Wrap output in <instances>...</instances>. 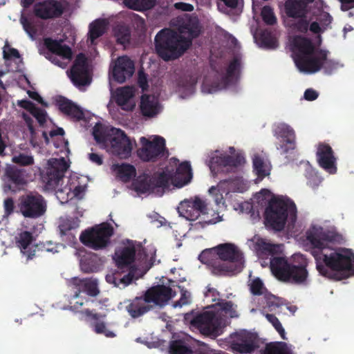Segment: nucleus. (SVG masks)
Returning <instances> with one entry per match:
<instances>
[{
	"label": "nucleus",
	"mask_w": 354,
	"mask_h": 354,
	"mask_svg": "<svg viewBox=\"0 0 354 354\" xmlns=\"http://www.w3.org/2000/svg\"><path fill=\"white\" fill-rule=\"evenodd\" d=\"M311 245V254L316 261L319 274L329 279H341L335 272L348 271L354 273V254L346 248L335 249L334 244L344 242L342 234L323 228L313 227L306 233Z\"/></svg>",
	"instance_id": "1"
},
{
	"label": "nucleus",
	"mask_w": 354,
	"mask_h": 354,
	"mask_svg": "<svg viewBox=\"0 0 354 354\" xmlns=\"http://www.w3.org/2000/svg\"><path fill=\"white\" fill-rule=\"evenodd\" d=\"M136 259L147 270L150 269L156 261V250H147L140 245L136 246L133 241H128L127 245H121L115 250L113 259L119 270L111 274L106 276L109 283L115 287L122 285L123 288L129 286L135 277L137 270L134 265Z\"/></svg>",
	"instance_id": "2"
},
{
	"label": "nucleus",
	"mask_w": 354,
	"mask_h": 354,
	"mask_svg": "<svg viewBox=\"0 0 354 354\" xmlns=\"http://www.w3.org/2000/svg\"><path fill=\"white\" fill-rule=\"evenodd\" d=\"M211 272L217 276L232 275L240 272L243 267V255L232 243H223L203 250L198 257Z\"/></svg>",
	"instance_id": "3"
},
{
	"label": "nucleus",
	"mask_w": 354,
	"mask_h": 354,
	"mask_svg": "<svg viewBox=\"0 0 354 354\" xmlns=\"http://www.w3.org/2000/svg\"><path fill=\"white\" fill-rule=\"evenodd\" d=\"M307 259L301 254H294L290 261L281 257H275L270 260L271 271L279 280L296 285L307 284Z\"/></svg>",
	"instance_id": "4"
},
{
	"label": "nucleus",
	"mask_w": 354,
	"mask_h": 354,
	"mask_svg": "<svg viewBox=\"0 0 354 354\" xmlns=\"http://www.w3.org/2000/svg\"><path fill=\"white\" fill-rule=\"evenodd\" d=\"M191 40L171 29H162L155 37L157 54L165 61L180 57L190 46Z\"/></svg>",
	"instance_id": "5"
},
{
	"label": "nucleus",
	"mask_w": 354,
	"mask_h": 354,
	"mask_svg": "<svg viewBox=\"0 0 354 354\" xmlns=\"http://www.w3.org/2000/svg\"><path fill=\"white\" fill-rule=\"evenodd\" d=\"M297 207L290 199L272 198L265 210L266 225L275 231L283 230L288 217L292 223L297 220Z\"/></svg>",
	"instance_id": "6"
},
{
	"label": "nucleus",
	"mask_w": 354,
	"mask_h": 354,
	"mask_svg": "<svg viewBox=\"0 0 354 354\" xmlns=\"http://www.w3.org/2000/svg\"><path fill=\"white\" fill-rule=\"evenodd\" d=\"M113 233V227L111 224L102 223L83 231L80 240L83 245L93 250H103L111 243V237Z\"/></svg>",
	"instance_id": "7"
},
{
	"label": "nucleus",
	"mask_w": 354,
	"mask_h": 354,
	"mask_svg": "<svg viewBox=\"0 0 354 354\" xmlns=\"http://www.w3.org/2000/svg\"><path fill=\"white\" fill-rule=\"evenodd\" d=\"M172 174L166 171H156L153 175H140L133 182L135 190L141 194L154 192L158 189L165 191L169 187Z\"/></svg>",
	"instance_id": "8"
},
{
	"label": "nucleus",
	"mask_w": 354,
	"mask_h": 354,
	"mask_svg": "<svg viewBox=\"0 0 354 354\" xmlns=\"http://www.w3.org/2000/svg\"><path fill=\"white\" fill-rule=\"evenodd\" d=\"M245 162V157L241 153H236L234 155L221 153L219 156H212L208 166L212 175L216 176L219 174L235 173Z\"/></svg>",
	"instance_id": "9"
},
{
	"label": "nucleus",
	"mask_w": 354,
	"mask_h": 354,
	"mask_svg": "<svg viewBox=\"0 0 354 354\" xmlns=\"http://www.w3.org/2000/svg\"><path fill=\"white\" fill-rule=\"evenodd\" d=\"M17 208L24 218L36 219L46 213L47 205L43 196L30 192L20 196Z\"/></svg>",
	"instance_id": "10"
},
{
	"label": "nucleus",
	"mask_w": 354,
	"mask_h": 354,
	"mask_svg": "<svg viewBox=\"0 0 354 354\" xmlns=\"http://www.w3.org/2000/svg\"><path fill=\"white\" fill-rule=\"evenodd\" d=\"M142 147L138 149V156L144 162H156L167 153L164 138L156 136L152 140L145 137L140 138Z\"/></svg>",
	"instance_id": "11"
},
{
	"label": "nucleus",
	"mask_w": 354,
	"mask_h": 354,
	"mask_svg": "<svg viewBox=\"0 0 354 354\" xmlns=\"http://www.w3.org/2000/svg\"><path fill=\"white\" fill-rule=\"evenodd\" d=\"M48 165V167L41 172V179L47 189H55L62 180L68 165L64 158H61L50 159Z\"/></svg>",
	"instance_id": "12"
},
{
	"label": "nucleus",
	"mask_w": 354,
	"mask_h": 354,
	"mask_svg": "<svg viewBox=\"0 0 354 354\" xmlns=\"http://www.w3.org/2000/svg\"><path fill=\"white\" fill-rule=\"evenodd\" d=\"M192 327L205 335H220L221 319L213 311H204L196 315L190 321Z\"/></svg>",
	"instance_id": "13"
},
{
	"label": "nucleus",
	"mask_w": 354,
	"mask_h": 354,
	"mask_svg": "<svg viewBox=\"0 0 354 354\" xmlns=\"http://www.w3.org/2000/svg\"><path fill=\"white\" fill-rule=\"evenodd\" d=\"M328 54V50L318 49L308 55L295 56V63L301 72L315 73L321 70L322 62L326 59Z\"/></svg>",
	"instance_id": "14"
},
{
	"label": "nucleus",
	"mask_w": 354,
	"mask_h": 354,
	"mask_svg": "<svg viewBox=\"0 0 354 354\" xmlns=\"http://www.w3.org/2000/svg\"><path fill=\"white\" fill-rule=\"evenodd\" d=\"M63 2L58 0H44L34 5V15L41 19H51L60 17L64 12Z\"/></svg>",
	"instance_id": "15"
},
{
	"label": "nucleus",
	"mask_w": 354,
	"mask_h": 354,
	"mask_svg": "<svg viewBox=\"0 0 354 354\" xmlns=\"http://www.w3.org/2000/svg\"><path fill=\"white\" fill-rule=\"evenodd\" d=\"M112 135L109 142L112 153L120 158H127L131 156L132 143L124 131L112 128Z\"/></svg>",
	"instance_id": "16"
},
{
	"label": "nucleus",
	"mask_w": 354,
	"mask_h": 354,
	"mask_svg": "<svg viewBox=\"0 0 354 354\" xmlns=\"http://www.w3.org/2000/svg\"><path fill=\"white\" fill-rule=\"evenodd\" d=\"M172 289L165 285H156L148 288L144 293L148 304L156 306L163 307L172 298Z\"/></svg>",
	"instance_id": "17"
},
{
	"label": "nucleus",
	"mask_w": 354,
	"mask_h": 354,
	"mask_svg": "<svg viewBox=\"0 0 354 354\" xmlns=\"http://www.w3.org/2000/svg\"><path fill=\"white\" fill-rule=\"evenodd\" d=\"M319 165L329 174L337 172L336 158L331 147L326 143H319L316 153Z\"/></svg>",
	"instance_id": "18"
},
{
	"label": "nucleus",
	"mask_w": 354,
	"mask_h": 354,
	"mask_svg": "<svg viewBox=\"0 0 354 354\" xmlns=\"http://www.w3.org/2000/svg\"><path fill=\"white\" fill-rule=\"evenodd\" d=\"M82 313L86 316L91 322L93 330L97 334H104L106 337H114L115 334L106 328L104 319L106 317V313H98L95 310L88 308L84 310Z\"/></svg>",
	"instance_id": "19"
},
{
	"label": "nucleus",
	"mask_w": 354,
	"mask_h": 354,
	"mask_svg": "<svg viewBox=\"0 0 354 354\" xmlns=\"http://www.w3.org/2000/svg\"><path fill=\"white\" fill-rule=\"evenodd\" d=\"M135 67L133 62L127 56L118 58L113 70V77L118 83H123L132 76Z\"/></svg>",
	"instance_id": "20"
},
{
	"label": "nucleus",
	"mask_w": 354,
	"mask_h": 354,
	"mask_svg": "<svg viewBox=\"0 0 354 354\" xmlns=\"http://www.w3.org/2000/svg\"><path fill=\"white\" fill-rule=\"evenodd\" d=\"M124 304H127L125 309L133 319L142 317L153 309V306L148 304L144 295L133 299H127Z\"/></svg>",
	"instance_id": "21"
},
{
	"label": "nucleus",
	"mask_w": 354,
	"mask_h": 354,
	"mask_svg": "<svg viewBox=\"0 0 354 354\" xmlns=\"http://www.w3.org/2000/svg\"><path fill=\"white\" fill-rule=\"evenodd\" d=\"M162 171L171 173L172 174L171 181L174 180V185L178 187H182L187 185L192 178V167L188 161H184L180 163L174 174L173 171H169L168 168H166Z\"/></svg>",
	"instance_id": "22"
},
{
	"label": "nucleus",
	"mask_w": 354,
	"mask_h": 354,
	"mask_svg": "<svg viewBox=\"0 0 354 354\" xmlns=\"http://www.w3.org/2000/svg\"><path fill=\"white\" fill-rule=\"evenodd\" d=\"M56 105L62 113L77 121H80L84 118L82 109L64 96H59L57 98Z\"/></svg>",
	"instance_id": "23"
},
{
	"label": "nucleus",
	"mask_w": 354,
	"mask_h": 354,
	"mask_svg": "<svg viewBox=\"0 0 354 354\" xmlns=\"http://www.w3.org/2000/svg\"><path fill=\"white\" fill-rule=\"evenodd\" d=\"M315 0H286L284 10L290 18L305 17L308 13V5Z\"/></svg>",
	"instance_id": "24"
},
{
	"label": "nucleus",
	"mask_w": 354,
	"mask_h": 354,
	"mask_svg": "<svg viewBox=\"0 0 354 354\" xmlns=\"http://www.w3.org/2000/svg\"><path fill=\"white\" fill-rule=\"evenodd\" d=\"M257 347L254 336L246 331L239 333L237 339L232 343L233 350L240 353H251Z\"/></svg>",
	"instance_id": "25"
},
{
	"label": "nucleus",
	"mask_w": 354,
	"mask_h": 354,
	"mask_svg": "<svg viewBox=\"0 0 354 354\" xmlns=\"http://www.w3.org/2000/svg\"><path fill=\"white\" fill-rule=\"evenodd\" d=\"M195 339L188 335H183L171 340L169 346V354H192Z\"/></svg>",
	"instance_id": "26"
},
{
	"label": "nucleus",
	"mask_w": 354,
	"mask_h": 354,
	"mask_svg": "<svg viewBox=\"0 0 354 354\" xmlns=\"http://www.w3.org/2000/svg\"><path fill=\"white\" fill-rule=\"evenodd\" d=\"M140 108L142 114L149 118L154 117L160 111L158 98L153 95H142Z\"/></svg>",
	"instance_id": "27"
},
{
	"label": "nucleus",
	"mask_w": 354,
	"mask_h": 354,
	"mask_svg": "<svg viewBox=\"0 0 354 354\" xmlns=\"http://www.w3.org/2000/svg\"><path fill=\"white\" fill-rule=\"evenodd\" d=\"M62 43V40L58 41L50 37H46L44 39L45 46L50 53L64 59H71L73 55L71 48Z\"/></svg>",
	"instance_id": "28"
},
{
	"label": "nucleus",
	"mask_w": 354,
	"mask_h": 354,
	"mask_svg": "<svg viewBox=\"0 0 354 354\" xmlns=\"http://www.w3.org/2000/svg\"><path fill=\"white\" fill-rule=\"evenodd\" d=\"M277 133L284 139L286 144L280 145L282 153L286 154L290 150L295 148V133L294 130L288 125L281 124L277 127Z\"/></svg>",
	"instance_id": "29"
},
{
	"label": "nucleus",
	"mask_w": 354,
	"mask_h": 354,
	"mask_svg": "<svg viewBox=\"0 0 354 354\" xmlns=\"http://www.w3.org/2000/svg\"><path fill=\"white\" fill-rule=\"evenodd\" d=\"M33 241V236L31 232L24 231L19 234L17 237V244L21 249V252L26 256L27 260L32 259L35 256V250H30L28 247Z\"/></svg>",
	"instance_id": "30"
},
{
	"label": "nucleus",
	"mask_w": 354,
	"mask_h": 354,
	"mask_svg": "<svg viewBox=\"0 0 354 354\" xmlns=\"http://www.w3.org/2000/svg\"><path fill=\"white\" fill-rule=\"evenodd\" d=\"M241 183L242 178L236 176L220 180L217 187L219 191L225 194L232 192H241L240 185Z\"/></svg>",
	"instance_id": "31"
},
{
	"label": "nucleus",
	"mask_w": 354,
	"mask_h": 354,
	"mask_svg": "<svg viewBox=\"0 0 354 354\" xmlns=\"http://www.w3.org/2000/svg\"><path fill=\"white\" fill-rule=\"evenodd\" d=\"M294 47L298 50L295 56L308 55L316 50L312 41L304 37H297L293 41Z\"/></svg>",
	"instance_id": "32"
},
{
	"label": "nucleus",
	"mask_w": 354,
	"mask_h": 354,
	"mask_svg": "<svg viewBox=\"0 0 354 354\" xmlns=\"http://www.w3.org/2000/svg\"><path fill=\"white\" fill-rule=\"evenodd\" d=\"M25 172L26 171L24 169L9 165L6 169L5 175L10 183L15 185H22L26 183Z\"/></svg>",
	"instance_id": "33"
},
{
	"label": "nucleus",
	"mask_w": 354,
	"mask_h": 354,
	"mask_svg": "<svg viewBox=\"0 0 354 354\" xmlns=\"http://www.w3.org/2000/svg\"><path fill=\"white\" fill-rule=\"evenodd\" d=\"M113 171L116 172L117 176L123 181L129 182L136 175V169L132 165L122 163L113 165Z\"/></svg>",
	"instance_id": "34"
},
{
	"label": "nucleus",
	"mask_w": 354,
	"mask_h": 354,
	"mask_svg": "<svg viewBox=\"0 0 354 354\" xmlns=\"http://www.w3.org/2000/svg\"><path fill=\"white\" fill-rule=\"evenodd\" d=\"M107 23L105 19H98L89 25V39L91 44H95V40L102 36L106 28Z\"/></svg>",
	"instance_id": "35"
},
{
	"label": "nucleus",
	"mask_w": 354,
	"mask_h": 354,
	"mask_svg": "<svg viewBox=\"0 0 354 354\" xmlns=\"http://www.w3.org/2000/svg\"><path fill=\"white\" fill-rule=\"evenodd\" d=\"M69 77L73 84L77 87L88 85L91 82L88 70L71 68Z\"/></svg>",
	"instance_id": "36"
},
{
	"label": "nucleus",
	"mask_w": 354,
	"mask_h": 354,
	"mask_svg": "<svg viewBox=\"0 0 354 354\" xmlns=\"http://www.w3.org/2000/svg\"><path fill=\"white\" fill-rule=\"evenodd\" d=\"M133 95V90L130 86L118 88L115 95V102L119 106H122L123 109H127L125 106Z\"/></svg>",
	"instance_id": "37"
},
{
	"label": "nucleus",
	"mask_w": 354,
	"mask_h": 354,
	"mask_svg": "<svg viewBox=\"0 0 354 354\" xmlns=\"http://www.w3.org/2000/svg\"><path fill=\"white\" fill-rule=\"evenodd\" d=\"M77 285L80 288H82V290L89 296L95 297L100 293V290L97 288V283L90 280H79ZM81 290L79 289L74 294L75 297H78Z\"/></svg>",
	"instance_id": "38"
},
{
	"label": "nucleus",
	"mask_w": 354,
	"mask_h": 354,
	"mask_svg": "<svg viewBox=\"0 0 354 354\" xmlns=\"http://www.w3.org/2000/svg\"><path fill=\"white\" fill-rule=\"evenodd\" d=\"M23 29L32 39H35L37 35V28L33 19L28 18L24 13L19 19Z\"/></svg>",
	"instance_id": "39"
},
{
	"label": "nucleus",
	"mask_w": 354,
	"mask_h": 354,
	"mask_svg": "<svg viewBox=\"0 0 354 354\" xmlns=\"http://www.w3.org/2000/svg\"><path fill=\"white\" fill-rule=\"evenodd\" d=\"M127 7L133 10L143 11L152 8L155 0H124Z\"/></svg>",
	"instance_id": "40"
},
{
	"label": "nucleus",
	"mask_w": 354,
	"mask_h": 354,
	"mask_svg": "<svg viewBox=\"0 0 354 354\" xmlns=\"http://www.w3.org/2000/svg\"><path fill=\"white\" fill-rule=\"evenodd\" d=\"M252 162L254 170L259 178H263L270 174L269 166L261 156H254Z\"/></svg>",
	"instance_id": "41"
},
{
	"label": "nucleus",
	"mask_w": 354,
	"mask_h": 354,
	"mask_svg": "<svg viewBox=\"0 0 354 354\" xmlns=\"http://www.w3.org/2000/svg\"><path fill=\"white\" fill-rule=\"evenodd\" d=\"M178 212L180 215L187 220L194 221L201 216L199 212L195 210L188 201L181 203L178 207Z\"/></svg>",
	"instance_id": "42"
},
{
	"label": "nucleus",
	"mask_w": 354,
	"mask_h": 354,
	"mask_svg": "<svg viewBox=\"0 0 354 354\" xmlns=\"http://www.w3.org/2000/svg\"><path fill=\"white\" fill-rule=\"evenodd\" d=\"M114 36L118 44L124 45L129 44L131 38L129 29L124 25H118L114 28Z\"/></svg>",
	"instance_id": "43"
},
{
	"label": "nucleus",
	"mask_w": 354,
	"mask_h": 354,
	"mask_svg": "<svg viewBox=\"0 0 354 354\" xmlns=\"http://www.w3.org/2000/svg\"><path fill=\"white\" fill-rule=\"evenodd\" d=\"M261 354H289L286 343L271 342L267 344L265 349L261 351Z\"/></svg>",
	"instance_id": "44"
},
{
	"label": "nucleus",
	"mask_w": 354,
	"mask_h": 354,
	"mask_svg": "<svg viewBox=\"0 0 354 354\" xmlns=\"http://www.w3.org/2000/svg\"><path fill=\"white\" fill-rule=\"evenodd\" d=\"M79 227L78 221L74 218H62L59 224V230L60 233H66L68 231L77 230Z\"/></svg>",
	"instance_id": "45"
},
{
	"label": "nucleus",
	"mask_w": 354,
	"mask_h": 354,
	"mask_svg": "<svg viewBox=\"0 0 354 354\" xmlns=\"http://www.w3.org/2000/svg\"><path fill=\"white\" fill-rule=\"evenodd\" d=\"M93 136L98 143H106L109 140V135L106 129L100 123H97L93 129Z\"/></svg>",
	"instance_id": "46"
},
{
	"label": "nucleus",
	"mask_w": 354,
	"mask_h": 354,
	"mask_svg": "<svg viewBox=\"0 0 354 354\" xmlns=\"http://www.w3.org/2000/svg\"><path fill=\"white\" fill-rule=\"evenodd\" d=\"M12 162L20 166H30L34 164V158L32 156L21 153L13 156Z\"/></svg>",
	"instance_id": "47"
},
{
	"label": "nucleus",
	"mask_w": 354,
	"mask_h": 354,
	"mask_svg": "<svg viewBox=\"0 0 354 354\" xmlns=\"http://www.w3.org/2000/svg\"><path fill=\"white\" fill-rule=\"evenodd\" d=\"M267 320L272 324L275 330L279 333L283 339H287L286 332L279 319L273 314L266 313L265 315Z\"/></svg>",
	"instance_id": "48"
},
{
	"label": "nucleus",
	"mask_w": 354,
	"mask_h": 354,
	"mask_svg": "<svg viewBox=\"0 0 354 354\" xmlns=\"http://www.w3.org/2000/svg\"><path fill=\"white\" fill-rule=\"evenodd\" d=\"M261 17L267 25L272 26L277 23V18L271 7L266 6L262 8Z\"/></svg>",
	"instance_id": "49"
},
{
	"label": "nucleus",
	"mask_w": 354,
	"mask_h": 354,
	"mask_svg": "<svg viewBox=\"0 0 354 354\" xmlns=\"http://www.w3.org/2000/svg\"><path fill=\"white\" fill-rule=\"evenodd\" d=\"M240 61L237 58H234L227 66L226 75L223 77V81L225 84H228L233 77L236 71L239 69Z\"/></svg>",
	"instance_id": "50"
},
{
	"label": "nucleus",
	"mask_w": 354,
	"mask_h": 354,
	"mask_svg": "<svg viewBox=\"0 0 354 354\" xmlns=\"http://www.w3.org/2000/svg\"><path fill=\"white\" fill-rule=\"evenodd\" d=\"M188 203L194 208L195 210L199 212L202 216L207 214V207L205 201L201 199L199 197L196 196L194 199L188 201Z\"/></svg>",
	"instance_id": "51"
},
{
	"label": "nucleus",
	"mask_w": 354,
	"mask_h": 354,
	"mask_svg": "<svg viewBox=\"0 0 354 354\" xmlns=\"http://www.w3.org/2000/svg\"><path fill=\"white\" fill-rule=\"evenodd\" d=\"M218 300V301L216 305L219 307L220 310L225 312L226 314H230L232 317L236 316V311L233 308V303L231 301H225L223 299Z\"/></svg>",
	"instance_id": "52"
},
{
	"label": "nucleus",
	"mask_w": 354,
	"mask_h": 354,
	"mask_svg": "<svg viewBox=\"0 0 354 354\" xmlns=\"http://www.w3.org/2000/svg\"><path fill=\"white\" fill-rule=\"evenodd\" d=\"M250 286V292L254 295H261L263 294V291L266 290L259 278L254 279Z\"/></svg>",
	"instance_id": "53"
},
{
	"label": "nucleus",
	"mask_w": 354,
	"mask_h": 354,
	"mask_svg": "<svg viewBox=\"0 0 354 354\" xmlns=\"http://www.w3.org/2000/svg\"><path fill=\"white\" fill-rule=\"evenodd\" d=\"M265 299L266 305L270 308L280 307L283 305L284 300L272 294H266Z\"/></svg>",
	"instance_id": "54"
},
{
	"label": "nucleus",
	"mask_w": 354,
	"mask_h": 354,
	"mask_svg": "<svg viewBox=\"0 0 354 354\" xmlns=\"http://www.w3.org/2000/svg\"><path fill=\"white\" fill-rule=\"evenodd\" d=\"M297 19L298 20L292 24V28L299 32L306 33L309 27V21L306 19V16Z\"/></svg>",
	"instance_id": "55"
},
{
	"label": "nucleus",
	"mask_w": 354,
	"mask_h": 354,
	"mask_svg": "<svg viewBox=\"0 0 354 354\" xmlns=\"http://www.w3.org/2000/svg\"><path fill=\"white\" fill-rule=\"evenodd\" d=\"M31 115L37 120L41 127L44 126L47 118V113L45 110L37 106Z\"/></svg>",
	"instance_id": "56"
},
{
	"label": "nucleus",
	"mask_w": 354,
	"mask_h": 354,
	"mask_svg": "<svg viewBox=\"0 0 354 354\" xmlns=\"http://www.w3.org/2000/svg\"><path fill=\"white\" fill-rule=\"evenodd\" d=\"M59 246V245H58V244H55V243H52L51 241H47L46 243H41L37 244L36 245V248H37L38 250L46 251V252H52V253H56L58 252L57 248Z\"/></svg>",
	"instance_id": "57"
},
{
	"label": "nucleus",
	"mask_w": 354,
	"mask_h": 354,
	"mask_svg": "<svg viewBox=\"0 0 354 354\" xmlns=\"http://www.w3.org/2000/svg\"><path fill=\"white\" fill-rule=\"evenodd\" d=\"M339 64L332 59H328V56L326 59L322 62V68L324 69V71L327 74H331L334 71L337 69Z\"/></svg>",
	"instance_id": "58"
},
{
	"label": "nucleus",
	"mask_w": 354,
	"mask_h": 354,
	"mask_svg": "<svg viewBox=\"0 0 354 354\" xmlns=\"http://www.w3.org/2000/svg\"><path fill=\"white\" fill-rule=\"evenodd\" d=\"M72 68L88 70L86 58L84 54L80 53L77 56Z\"/></svg>",
	"instance_id": "59"
},
{
	"label": "nucleus",
	"mask_w": 354,
	"mask_h": 354,
	"mask_svg": "<svg viewBox=\"0 0 354 354\" xmlns=\"http://www.w3.org/2000/svg\"><path fill=\"white\" fill-rule=\"evenodd\" d=\"M214 223L212 219L206 220L203 218L197 222L192 223L190 224V230L193 231H198L200 230L204 229L207 225Z\"/></svg>",
	"instance_id": "60"
},
{
	"label": "nucleus",
	"mask_w": 354,
	"mask_h": 354,
	"mask_svg": "<svg viewBox=\"0 0 354 354\" xmlns=\"http://www.w3.org/2000/svg\"><path fill=\"white\" fill-rule=\"evenodd\" d=\"M190 297L191 295L190 293L185 290H181V295L180 299L176 301L174 304V307L177 306H183L184 305H187L190 303Z\"/></svg>",
	"instance_id": "61"
},
{
	"label": "nucleus",
	"mask_w": 354,
	"mask_h": 354,
	"mask_svg": "<svg viewBox=\"0 0 354 354\" xmlns=\"http://www.w3.org/2000/svg\"><path fill=\"white\" fill-rule=\"evenodd\" d=\"M138 84L143 91H147L149 88L147 75L142 71L138 72Z\"/></svg>",
	"instance_id": "62"
},
{
	"label": "nucleus",
	"mask_w": 354,
	"mask_h": 354,
	"mask_svg": "<svg viewBox=\"0 0 354 354\" xmlns=\"http://www.w3.org/2000/svg\"><path fill=\"white\" fill-rule=\"evenodd\" d=\"M321 183L322 179L317 174H310L308 177L307 184L313 189L317 188Z\"/></svg>",
	"instance_id": "63"
},
{
	"label": "nucleus",
	"mask_w": 354,
	"mask_h": 354,
	"mask_svg": "<svg viewBox=\"0 0 354 354\" xmlns=\"http://www.w3.org/2000/svg\"><path fill=\"white\" fill-rule=\"evenodd\" d=\"M18 105L28 111L30 114L37 108V106L28 100H22L19 101Z\"/></svg>",
	"instance_id": "64"
}]
</instances>
